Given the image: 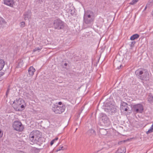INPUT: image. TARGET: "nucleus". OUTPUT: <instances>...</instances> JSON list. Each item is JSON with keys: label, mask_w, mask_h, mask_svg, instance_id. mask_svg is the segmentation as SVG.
<instances>
[{"label": "nucleus", "mask_w": 153, "mask_h": 153, "mask_svg": "<svg viewBox=\"0 0 153 153\" xmlns=\"http://www.w3.org/2000/svg\"><path fill=\"white\" fill-rule=\"evenodd\" d=\"M135 74L139 79L143 80H147L149 76L148 72L145 70L140 71L137 70L135 72Z\"/></svg>", "instance_id": "obj_1"}, {"label": "nucleus", "mask_w": 153, "mask_h": 153, "mask_svg": "<svg viewBox=\"0 0 153 153\" xmlns=\"http://www.w3.org/2000/svg\"><path fill=\"white\" fill-rule=\"evenodd\" d=\"M91 14H93V12H90V14L85 13L84 16V21L86 24L91 23L94 21V17Z\"/></svg>", "instance_id": "obj_2"}, {"label": "nucleus", "mask_w": 153, "mask_h": 153, "mask_svg": "<svg viewBox=\"0 0 153 153\" xmlns=\"http://www.w3.org/2000/svg\"><path fill=\"white\" fill-rule=\"evenodd\" d=\"M53 24L55 29H63L64 27L63 22L60 19L55 20Z\"/></svg>", "instance_id": "obj_3"}, {"label": "nucleus", "mask_w": 153, "mask_h": 153, "mask_svg": "<svg viewBox=\"0 0 153 153\" xmlns=\"http://www.w3.org/2000/svg\"><path fill=\"white\" fill-rule=\"evenodd\" d=\"M65 109V105L62 106H59L58 105H54L52 108V110L56 114H60L63 112Z\"/></svg>", "instance_id": "obj_4"}, {"label": "nucleus", "mask_w": 153, "mask_h": 153, "mask_svg": "<svg viewBox=\"0 0 153 153\" xmlns=\"http://www.w3.org/2000/svg\"><path fill=\"white\" fill-rule=\"evenodd\" d=\"M14 129L17 131H22L23 129V126L21 122L16 121H15L13 125Z\"/></svg>", "instance_id": "obj_5"}, {"label": "nucleus", "mask_w": 153, "mask_h": 153, "mask_svg": "<svg viewBox=\"0 0 153 153\" xmlns=\"http://www.w3.org/2000/svg\"><path fill=\"white\" fill-rule=\"evenodd\" d=\"M39 132V131H35L31 132L29 135L30 140L31 141L32 143L30 144H33V143L36 141V137L38 136L37 132Z\"/></svg>", "instance_id": "obj_6"}, {"label": "nucleus", "mask_w": 153, "mask_h": 153, "mask_svg": "<svg viewBox=\"0 0 153 153\" xmlns=\"http://www.w3.org/2000/svg\"><path fill=\"white\" fill-rule=\"evenodd\" d=\"M117 109L115 107L112 105L106 107L105 108V111L108 112V114L112 115L115 113L117 111Z\"/></svg>", "instance_id": "obj_7"}, {"label": "nucleus", "mask_w": 153, "mask_h": 153, "mask_svg": "<svg viewBox=\"0 0 153 153\" xmlns=\"http://www.w3.org/2000/svg\"><path fill=\"white\" fill-rule=\"evenodd\" d=\"M37 134H38V136L36 137V141L35 143H36L38 145L40 146L45 141V139L42 137L40 132H37Z\"/></svg>", "instance_id": "obj_8"}, {"label": "nucleus", "mask_w": 153, "mask_h": 153, "mask_svg": "<svg viewBox=\"0 0 153 153\" xmlns=\"http://www.w3.org/2000/svg\"><path fill=\"white\" fill-rule=\"evenodd\" d=\"M133 111L136 113H142L143 110V107L142 104H138L133 106Z\"/></svg>", "instance_id": "obj_9"}, {"label": "nucleus", "mask_w": 153, "mask_h": 153, "mask_svg": "<svg viewBox=\"0 0 153 153\" xmlns=\"http://www.w3.org/2000/svg\"><path fill=\"white\" fill-rule=\"evenodd\" d=\"M15 102L16 103V104L13 105L14 109L16 111H22L21 109L20 108V106L22 102H24L23 100L19 99L18 100H16V102L14 101L13 102V103Z\"/></svg>", "instance_id": "obj_10"}, {"label": "nucleus", "mask_w": 153, "mask_h": 153, "mask_svg": "<svg viewBox=\"0 0 153 153\" xmlns=\"http://www.w3.org/2000/svg\"><path fill=\"white\" fill-rule=\"evenodd\" d=\"M131 108V107L130 105H128L125 102H122L120 105V110L121 111H127L130 108L129 107Z\"/></svg>", "instance_id": "obj_11"}, {"label": "nucleus", "mask_w": 153, "mask_h": 153, "mask_svg": "<svg viewBox=\"0 0 153 153\" xmlns=\"http://www.w3.org/2000/svg\"><path fill=\"white\" fill-rule=\"evenodd\" d=\"M101 121L104 124L108 123L109 121L107 116L105 114H102L101 117Z\"/></svg>", "instance_id": "obj_12"}, {"label": "nucleus", "mask_w": 153, "mask_h": 153, "mask_svg": "<svg viewBox=\"0 0 153 153\" xmlns=\"http://www.w3.org/2000/svg\"><path fill=\"white\" fill-rule=\"evenodd\" d=\"M4 4L7 5L12 7L14 3L13 0H4Z\"/></svg>", "instance_id": "obj_13"}, {"label": "nucleus", "mask_w": 153, "mask_h": 153, "mask_svg": "<svg viewBox=\"0 0 153 153\" xmlns=\"http://www.w3.org/2000/svg\"><path fill=\"white\" fill-rule=\"evenodd\" d=\"M31 14V12L30 10H28L27 12L25 13L24 14L25 19L26 20L30 18V17Z\"/></svg>", "instance_id": "obj_14"}, {"label": "nucleus", "mask_w": 153, "mask_h": 153, "mask_svg": "<svg viewBox=\"0 0 153 153\" xmlns=\"http://www.w3.org/2000/svg\"><path fill=\"white\" fill-rule=\"evenodd\" d=\"M87 134L89 136H95L96 135L95 131L93 129L89 130L87 132Z\"/></svg>", "instance_id": "obj_15"}, {"label": "nucleus", "mask_w": 153, "mask_h": 153, "mask_svg": "<svg viewBox=\"0 0 153 153\" xmlns=\"http://www.w3.org/2000/svg\"><path fill=\"white\" fill-rule=\"evenodd\" d=\"M35 71V68H34L33 67H30L28 69V72L29 74L31 76H33L34 72Z\"/></svg>", "instance_id": "obj_16"}, {"label": "nucleus", "mask_w": 153, "mask_h": 153, "mask_svg": "<svg viewBox=\"0 0 153 153\" xmlns=\"http://www.w3.org/2000/svg\"><path fill=\"white\" fill-rule=\"evenodd\" d=\"M99 132L101 135H105L107 134V131L106 129L103 128H101L100 129Z\"/></svg>", "instance_id": "obj_17"}, {"label": "nucleus", "mask_w": 153, "mask_h": 153, "mask_svg": "<svg viewBox=\"0 0 153 153\" xmlns=\"http://www.w3.org/2000/svg\"><path fill=\"white\" fill-rule=\"evenodd\" d=\"M139 37V35L137 34H134L130 38V39L131 40H134L135 39L138 38Z\"/></svg>", "instance_id": "obj_18"}, {"label": "nucleus", "mask_w": 153, "mask_h": 153, "mask_svg": "<svg viewBox=\"0 0 153 153\" xmlns=\"http://www.w3.org/2000/svg\"><path fill=\"white\" fill-rule=\"evenodd\" d=\"M126 150L123 147L119 148L117 151V153H125Z\"/></svg>", "instance_id": "obj_19"}, {"label": "nucleus", "mask_w": 153, "mask_h": 153, "mask_svg": "<svg viewBox=\"0 0 153 153\" xmlns=\"http://www.w3.org/2000/svg\"><path fill=\"white\" fill-rule=\"evenodd\" d=\"M4 65V61L2 59H0V70H1L2 69Z\"/></svg>", "instance_id": "obj_20"}, {"label": "nucleus", "mask_w": 153, "mask_h": 153, "mask_svg": "<svg viewBox=\"0 0 153 153\" xmlns=\"http://www.w3.org/2000/svg\"><path fill=\"white\" fill-rule=\"evenodd\" d=\"M153 100V96L151 95V94H150L148 96V101L150 102H151Z\"/></svg>", "instance_id": "obj_21"}, {"label": "nucleus", "mask_w": 153, "mask_h": 153, "mask_svg": "<svg viewBox=\"0 0 153 153\" xmlns=\"http://www.w3.org/2000/svg\"><path fill=\"white\" fill-rule=\"evenodd\" d=\"M153 131V128H150V129H149L148 131H146V133L147 134H148L149 133H151Z\"/></svg>", "instance_id": "obj_22"}, {"label": "nucleus", "mask_w": 153, "mask_h": 153, "mask_svg": "<svg viewBox=\"0 0 153 153\" xmlns=\"http://www.w3.org/2000/svg\"><path fill=\"white\" fill-rule=\"evenodd\" d=\"M138 1L137 0H132V1L130 2V4L133 5L136 3Z\"/></svg>", "instance_id": "obj_23"}, {"label": "nucleus", "mask_w": 153, "mask_h": 153, "mask_svg": "<svg viewBox=\"0 0 153 153\" xmlns=\"http://www.w3.org/2000/svg\"><path fill=\"white\" fill-rule=\"evenodd\" d=\"M40 51V48H36L35 49H33V52H35L36 51H38V52H39V51Z\"/></svg>", "instance_id": "obj_24"}, {"label": "nucleus", "mask_w": 153, "mask_h": 153, "mask_svg": "<svg viewBox=\"0 0 153 153\" xmlns=\"http://www.w3.org/2000/svg\"><path fill=\"white\" fill-rule=\"evenodd\" d=\"M22 61L20 60L19 62L18 63V66L20 67H21L23 64Z\"/></svg>", "instance_id": "obj_25"}, {"label": "nucleus", "mask_w": 153, "mask_h": 153, "mask_svg": "<svg viewBox=\"0 0 153 153\" xmlns=\"http://www.w3.org/2000/svg\"><path fill=\"white\" fill-rule=\"evenodd\" d=\"M64 150V149H63V146H61V147H59L58 148V149H57V151H59L61 150Z\"/></svg>", "instance_id": "obj_26"}, {"label": "nucleus", "mask_w": 153, "mask_h": 153, "mask_svg": "<svg viewBox=\"0 0 153 153\" xmlns=\"http://www.w3.org/2000/svg\"><path fill=\"white\" fill-rule=\"evenodd\" d=\"M25 23L24 22H22L20 23V27H23L25 26Z\"/></svg>", "instance_id": "obj_27"}, {"label": "nucleus", "mask_w": 153, "mask_h": 153, "mask_svg": "<svg viewBox=\"0 0 153 153\" xmlns=\"http://www.w3.org/2000/svg\"><path fill=\"white\" fill-rule=\"evenodd\" d=\"M135 43H136V42L135 41L132 42H131V44L130 45V46L131 47H133L134 46V45L135 44Z\"/></svg>", "instance_id": "obj_28"}, {"label": "nucleus", "mask_w": 153, "mask_h": 153, "mask_svg": "<svg viewBox=\"0 0 153 153\" xmlns=\"http://www.w3.org/2000/svg\"><path fill=\"white\" fill-rule=\"evenodd\" d=\"M2 22L3 23H5V22L4 20L2 18H0V24H1V22Z\"/></svg>", "instance_id": "obj_29"}, {"label": "nucleus", "mask_w": 153, "mask_h": 153, "mask_svg": "<svg viewBox=\"0 0 153 153\" xmlns=\"http://www.w3.org/2000/svg\"><path fill=\"white\" fill-rule=\"evenodd\" d=\"M25 108V106L23 105H21L20 106V108L22 110L24 109Z\"/></svg>", "instance_id": "obj_30"}, {"label": "nucleus", "mask_w": 153, "mask_h": 153, "mask_svg": "<svg viewBox=\"0 0 153 153\" xmlns=\"http://www.w3.org/2000/svg\"><path fill=\"white\" fill-rule=\"evenodd\" d=\"M153 3V0H149L148 3V4H152Z\"/></svg>", "instance_id": "obj_31"}, {"label": "nucleus", "mask_w": 153, "mask_h": 153, "mask_svg": "<svg viewBox=\"0 0 153 153\" xmlns=\"http://www.w3.org/2000/svg\"><path fill=\"white\" fill-rule=\"evenodd\" d=\"M3 134V132L0 130V138L1 137Z\"/></svg>", "instance_id": "obj_32"}, {"label": "nucleus", "mask_w": 153, "mask_h": 153, "mask_svg": "<svg viewBox=\"0 0 153 153\" xmlns=\"http://www.w3.org/2000/svg\"><path fill=\"white\" fill-rule=\"evenodd\" d=\"M54 140H53L51 141V142L50 143V144L51 145H53V144L54 143Z\"/></svg>", "instance_id": "obj_33"}, {"label": "nucleus", "mask_w": 153, "mask_h": 153, "mask_svg": "<svg viewBox=\"0 0 153 153\" xmlns=\"http://www.w3.org/2000/svg\"><path fill=\"white\" fill-rule=\"evenodd\" d=\"M4 74V73L0 72V77L2 76Z\"/></svg>", "instance_id": "obj_34"}, {"label": "nucleus", "mask_w": 153, "mask_h": 153, "mask_svg": "<svg viewBox=\"0 0 153 153\" xmlns=\"http://www.w3.org/2000/svg\"><path fill=\"white\" fill-rule=\"evenodd\" d=\"M121 67H123V66L121 65H120V66H118L117 67V68L119 69Z\"/></svg>", "instance_id": "obj_35"}, {"label": "nucleus", "mask_w": 153, "mask_h": 153, "mask_svg": "<svg viewBox=\"0 0 153 153\" xmlns=\"http://www.w3.org/2000/svg\"><path fill=\"white\" fill-rule=\"evenodd\" d=\"M9 89H8L6 93V95L7 96L8 94L9 93Z\"/></svg>", "instance_id": "obj_36"}, {"label": "nucleus", "mask_w": 153, "mask_h": 153, "mask_svg": "<svg viewBox=\"0 0 153 153\" xmlns=\"http://www.w3.org/2000/svg\"><path fill=\"white\" fill-rule=\"evenodd\" d=\"M27 96L29 98H30V96H31L30 95H29L28 94H27Z\"/></svg>", "instance_id": "obj_37"}, {"label": "nucleus", "mask_w": 153, "mask_h": 153, "mask_svg": "<svg viewBox=\"0 0 153 153\" xmlns=\"http://www.w3.org/2000/svg\"><path fill=\"white\" fill-rule=\"evenodd\" d=\"M62 104V102H58V104L59 105H61Z\"/></svg>", "instance_id": "obj_38"}, {"label": "nucleus", "mask_w": 153, "mask_h": 153, "mask_svg": "<svg viewBox=\"0 0 153 153\" xmlns=\"http://www.w3.org/2000/svg\"><path fill=\"white\" fill-rule=\"evenodd\" d=\"M58 137H56L55 139H53V140H54V141L56 140H58Z\"/></svg>", "instance_id": "obj_39"}, {"label": "nucleus", "mask_w": 153, "mask_h": 153, "mask_svg": "<svg viewBox=\"0 0 153 153\" xmlns=\"http://www.w3.org/2000/svg\"><path fill=\"white\" fill-rule=\"evenodd\" d=\"M64 65L65 66H66L68 65V64L67 63H65Z\"/></svg>", "instance_id": "obj_40"}, {"label": "nucleus", "mask_w": 153, "mask_h": 153, "mask_svg": "<svg viewBox=\"0 0 153 153\" xmlns=\"http://www.w3.org/2000/svg\"><path fill=\"white\" fill-rule=\"evenodd\" d=\"M122 142V141L119 142H118V144H120Z\"/></svg>", "instance_id": "obj_41"}, {"label": "nucleus", "mask_w": 153, "mask_h": 153, "mask_svg": "<svg viewBox=\"0 0 153 153\" xmlns=\"http://www.w3.org/2000/svg\"><path fill=\"white\" fill-rule=\"evenodd\" d=\"M151 128H153V124H152V126L151 127Z\"/></svg>", "instance_id": "obj_42"}, {"label": "nucleus", "mask_w": 153, "mask_h": 153, "mask_svg": "<svg viewBox=\"0 0 153 153\" xmlns=\"http://www.w3.org/2000/svg\"><path fill=\"white\" fill-rule=\"evenodd\" d=\"M115 65V63H114V65Z\"/></svg>", "instance_id": "obj_43"}, {"label": "nucleus", "mask_w": 153, "mask_h": 153, "mask_svg": "<svg viewBox=\"0 0 153 153\" xmlns=\"http://www.w3.org/2000/svg\"><path fill=\"white\" fill-rule=\"evenodd\" d=\"M77 128H76V130L75 131H76V130H77Z\"/></svg>", "instance_id": "obj_44"}, {"label": "nucleus", "mask_w": 153, "mask_h": 153, "mask_svg": "<svg viewBox=\"0 0 153 153\" xmlns=\"http://www.w3.org/2000/svg\"><path fill=\"white\" fill-rule=\"evenodd\" d=\"M116 153H117L116 152Z\"/></svg>", "instance_id": "obj_45"}]
</instances>
